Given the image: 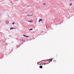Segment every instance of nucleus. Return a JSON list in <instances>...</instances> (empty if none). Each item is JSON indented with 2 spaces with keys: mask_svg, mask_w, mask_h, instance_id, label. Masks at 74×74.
Listing matches in <instances>:
<instances>
[{
  "mask_svg": "<svg viewBox=\"0 0 74 74\" xmlns=\"http://www.w3.org/2000/svg\"><path fill=\"white\" fill-rule=\"evenodd\" d=\"M43 64H44V65H45V64H45V63H43Z\"/></svg>",
  "mask_w": 74,
  "mask_h": 74,
  "instance_id": "14",
  "label": "nucleus"
},
{
  "mask_svg": "<svg viewBox=\"0 0 74 74\" xmlns=\"http://www.w3.org/2000/svg\"><path fill=\"white\" fill-rule=\"evenodd\" d=\"M69 1H73V0H69Z\"/></svg>",
  "mask_w": 74,
  "mask_h": 74,
  "instance_id": "15",
  "label": "nucleus"
},
{
  "mask_svg": "<svg viewBox=\"0 0 74 74\" xmlns=\"http://www.w3.org/2000/svg\"><path fill=\"white\" fill-rule=\"evenodd\" d=\"M30 16V15H28L27 16Z\"/></svg>",
  "mask_w": 74,
  "mask_h": 74,
  "instance_id": "11",
  "label": "nucleus"
},
{
  "mask_svg": "<svg viewBox=\"0 0 74 74\" xmlns=\"http://www.w3.org/2000/svg\"><path fill=\"white\" fill-rule=\"evenodd\" d=\"M46 64H48V63H45Z\"/></svg>",
  "mask_w": 74,
  "mask_h": 74,
  "instance_id": "13",
  "label": "nucleus"
},
{
  "mask_svg": "<svg viewBox=\"0 0 74 74\" xmlns=\"http://www.w3.org/2000/svg\"><path fill=\"white\" fill-rule=\"evenodd\" d=\"M14 24H15V23H14V22H13V23H12V25H14Z\"/></svg>",
  "mask_w": 74,
  "mask_h": 74,
  "instance_id": "9",
  "label": "nucleus"
},
{
  "mask_svg": "<svg viewBox=\"0 0 74 74\" xmlns=\"http://www.w3.org/2000/svg\"><path fill=\"white\" fill-rule=\"evenodd\" d=\"M23 36H24L25 37L26 36L25 35H23Z\"/></svg>",
  "mask_w": 74,
  "mask_h": 74,
  "instance_id": "10",
  "label": "nucleus"
},
{
  "mask_svg": "<svg viewBox=\"0 0 74 74\" xmlns=\"http://www.w3.org/2000/svg\"><path fill=\"white\" fill-rule=\"evenodd\" d=\"M70 5L71 6V5H72V3H70Z\"/></svg>",
  "mask_w": 74,
  "mask_h": 74,
  "instance_id": "8",
  "label": "nucleus"
},
{
  "mask_svg": "<svg viewBox=\"0 0 74 74\" xmlns=\"http://www.w3.org/2000/svg\"><path fill=\"white\" fill-rule=\"evenodd\" d=\"M33 30V29L32 28H31V29H29V31H30L31 30Z\"/></svg>",
  "mask_w": 74,
  "mask_h": 74,
  "instance_id": "6",
  "label": "nucleus"
},
{
  "mask_svg": "<svg viewBox=\"0 0 74 74\" xmlns=\"http://www.w3.org/2000/svg\"><path fill=\"white\" fill-rule=\"evenodd\" d=\"M39 67L40 69H42V66H40Z\"/></svg>",
  "mask_w": 74,
  "mask_h": 74,
  "instance_id": "5",
  "label": "nucleus"
},
{
  "mask_svg": "<svg viewBox=\"0 0 74 74\" xmlns=\"http://www.w3.org/2000/svg\"><path fill=\"white\" fill-rule=\"evenodd\" d=\"M12 29H15V28H10V30H12Z\"/></svg>",
  "mask_w": 74,
  "mask_h": 74,
  "instance_id": "4",
  "label": "nucleus"
},
{
  "mask_svg": "<svg viewBox=\"0 0 74 74\" xmlns=\"http://www.w3.org/2000/svg\"><path fill=\"white\" fill-rule=\"evenodd\" d=\"M53 59H49L48 60H50V61H50L49 62H52V60Z\"/></svg>",
  "mask_w": 74,
  "mask_h": 74,
  "instance_id": "2",
  "label": "nucleus"
},
{
  "mask_svg": "<svg viewBox=\"0 0 74 74\" xmlns=\"http://www.w3.org/2000/svg\"><path fill=\"white\" fill-rule=\"evenodd\" d=\"M26 37H27V38L28 37H29V36H26Z\"/></svg>",
  "mask_w": 74,
  "mask_h": 74,
  "instance_id": "12",
  "label": "nucleus"
},
{
  "mask_svg": "<svg viewBox=\"0 0 74 74\" xmlns=\"http://www.w3.org/2000/svg\"><path fill=\"white\" fill-rule=\"evenodd\" d=\"M28 22H30V23H32L33 21H32V20H29V21H28Z\"/></svg>",
  "mask_w": 74,
  "mask_h": 74,
  "instance_id": "1",
  "label": "nucleus"
},
{
  "mask_svg": "<svg viewBox=\"0 0 74 74\" xmlns=\"http://www.w3.org/2000/svg\"><path fill=\"white\" fill-rule=\"evenodd\" d=\"M24 42H25V41H24Z\"/></svg>",
  "mask_w": 74,
  "mask_h": 74,
  "instance_id": "16",
  "label": "nucleus"
},
{
  "mask_svg": "<svg viewBox=\"0 0 74 74\" xmlns=\"http://www.w3.org/2000/svg\"><path fill=\"white\" fill-rule=\"evenodd\" d=\"M42 21V19H40L39 20V22H40V21Z\"/></svg>",
  "mask_w": 74,
  "mask_h": 74,
  "instance_id": "3",
  "label": "nucleus"
},
{
  "mask_svg": "<svg viewBox=\"0 0 74 74\" xmlns=\"http://www.w3.org/2000/svg\"><path fill=\"white\" fill-rule=\"evenodd\" d=\"M46 3H44L43 4V5H46Z\"/></svg>",
  "mask_w": 74,
  "mask_h": 74,
  "instance_id": "7",
  "label": "nucleus"
}]
</instances>
